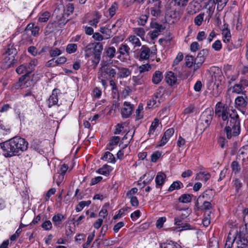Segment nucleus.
Listing matches in <instances>:
<instances>
[{
    "label": "nucleus",
    "mask_w": 248,
    "mask_h": 248,
    "mask_svg": "<svg viewBox=\"0 0 248 248\" xmlns=\"http://www.w3.org/2000/svg\"><path fill=\"white\" fill-rule=\"evenodd\" d=\"M161 248H181V246L176 243L171 241L160 244Z\"/></svg>",
    "instance_id": "36"
},
{
    "label": "nucleus",
    "mask_w": 248,
    "mask_h": 248,
    "mask_svg": "<svg viewBox=\"0 0 248 248\" xmlns=\"http://www.w3.org/2000/svg\"><path fill=\"white\" fill-rule=\"evenodd\" d=\"M169 108L167 107L163 108L160 112L159 118L161 120H163L164 118H167V115L169 113ZM162 123V120H161L160 123Z\"/></svg>",
    "instance_id": "56"
},
{
    "label": "nucleus",
    "mask_w": 248,
    "mask_h": 248,
    "mask_svg": "<svg viewBox=\"0 0 248 248\" xmlns=\"http://www.w3.org/2000/svg\"><path fill=\"white\" fill-rule=\"evenodd\" d=\"M112 170L113 168L110 166L104 165L102 167L99 168L97 170V172L101 175L107 176L109 175Z\"/></svg>",
    "instance_id": "24"
},
{
    "label": "nucleus",
    "mask_w": 248,
    "mask_h": 248,
    "mask_svg": "<svg viewBox=\"0 0 248 248\" xmlns=\"http://www.w3.org/2000/svg\"><path fill=\"white\" fill-rule=\"evenodd\" d=\"M227 138L230 139L232 136H236L240 134V125H229L224 128Z\"/></svg>",
    "instance_id": "10"
},
{
    "label": "nucleus",
    "mask_w": 248,
    "mask_h": 248,
    "mask_svg": "<svg viewBox=\"0 0 248 248\" xmlns=\"http://www.w3.org/2000/svg\"><path fill=\"white\" fill-rule=\"evenodd\" d=\"M192 195L188 194H182L179 198V201L182 203H188L191 201V196Z\"/></svg>",
    "instance_id": "42"
},
{
    "label": "nucleus",
    "mask_w": 248,
    "mask_h": 248,
    "mask_svg": "<svg viewBox=\"0 0 248 248\" xmlns=\"http://www.w3.org/2000/svg\"><path fill=\"white\" fill-rule=\"evenodd\" d=\"M166 218L165 217H159L156 222V226L158 228H161L163 227L164 223L166 221Z\"/></svg>",
    "instance_id": "64"
},
{
    "label": "nucleus",
    "mask_w": 248,
    "mask_h": 248,
    "mask_svg": "<svg viewBox=\"0 0 248 248\" xmlns=\"http://www.w3.org/2000/svg\"><path fill=\"white\" fill-rule=\"evenodd\" d=\"M41 143V141L38 140H33L31 143V146L32 148L35 150L37 151H38L40 150V144Z\"/></svg>",
    "instance_id": "59"
},
{
    "label": "nucleus",
    "mask_w": 248,
    "mask_h": 248,
    "mask_svg": "<svg viewBox=\"0 0 248 248\" xmlns=\"http://www.w3.org/2000/svg\"><path fill=\"white\" fill-rule=\"evenodd\" d=\"M215 115L217 117H221L223 121H227V124L228 123L229 118L231 124H237V123L239 124L238 115L236 112L232 111L229 115L227 105H222L220 102L217 103L216 105Z\"/></svg>",
    "instance_id": "2"
},
{
    "label": "nucleus",
    "mask_w": 248,
    "mask_h": 248,
    "mask_svg": "<svg viewBox=\"0 0 248 248\" xmlns=\"http://www.w3.org/2000/svg\"><path fill=\"white\" fill-rule=\"evenodd\" d=\"M118 8V6L117 3L116 2H113L108 9L109 16L110 18L112 17L115 15Z\"/></svg>",
    "instance_id": "44"
},
{
    "label": "nucleus",
    "mask_w": 248,
    "mask_h": 248,
    "mask_svg": "<svg viewBox=\"0 0 248 248\" xmlns=\"http://www.w3.org/2000/svg\"><path fill=\"white\" fill-rule=\"evenodd\" d=\"M166 178V175L164 173L162 172H158L155 178L156 187L161 188L165 183Z\"/></svg>",
    "instance_id": "18"
},
{
    "label": "nucleus",
    "mask_w": 248,
    "mask_h": 248,
    "mask_svg": "<svg viewBox=\"0 0 248 248\" xmlns=\"http://www.w3.org/2000/svg\"><path fill=\"white\" fill-rule=\"evenodd\" d=\"M28 142L24 138L16 136L0 143L3 155L5 157L19 155L28 149Z\"/></svg>",
    "instance_id": "1"
},
{
    "label": "nucleus",
    "mask_w": 248,
    "mask_h": 248,
    "mask_svg": "<svg viewBox=\"0 0 248 248\" xmlns=\"http://www.w3.org/2000/svg\"><path fill=\"white\" fill-rule=\"evenodd\" d=\"M163 74L160 71H156L153 75L152 82L155 84H157L162 80Z\"/></svg>",
    "instance_id": "28"
},
{
    "label": "nucleus",
    "mask_w": 248,
    "mask_h": 248,
    "mask_svg": "<svg viewBox=\"0 0 248 248\" xmlns=\"http://www.w3.org/2000/svg\"><path fill=\"white\" fill-rule=\"evenodd\" d=\"M160 98L157 94H155L147 102V107L149 108L157 107L160 104Z\"/></svg>",
    "instance_id": "22"
},
{
    "label": "nucleus",
    "mask_w": 248,
    "mask_h": 248,
    "mask_svg": "<svg viewBox=\"0 0 248 248\" xmlns=\"http://www.w3.org/2000/svg\"><path fill=\"white\" fill-rule=\"evenodd\" d=\"M49 54L51 57H56L61 55L62 53V51L58 48H51L49 51Z\"/></svg>",
    "instance_id": "58"
},
{
    "label": "nucleus",
    "mask_w": 248,
    "mask_h": 248,
    "mask_svg": "<svg viewBox=\"0 0 248 248\" xmlns=\"http://www.w3.org/2000/svg\"><path fill=\"white\" fill-rule=\"evenodd\" d=\"M128 39L129 42L134 45V47L136 46H140L141 45L140 39L135 35H131Z\"/></svg>",
    "instance_id": "40"
},
{
    "label": "nucleus",
    "mask_w": 248,
    "mask_h": 248,
    "mask_svg": "<svg viewBox=\"0 0 248 248\" xmlns=\"http://www.w3.org/2000/svg\"><path fill=\"white\" fill-rule=\"evenodd\" d=\"M174 130L173 128L167 129L164 133L163 137H162L158 146H163L165 145L169 141L170 137L173 135Z\"/></svg>",
    "instance_id": "16"
},
{
    "label": "nucleus",
    "mask_w": 248,
    "mask_h": 248,
    "mask_svg": "<svg viewBox=\"0 0 248 248\" xmlns=\"http://www.w3.org/2000/svg\"><path fill=\"white\" fill-rule=\"evenodd\" d=\"M152 68L151 65L149 63H145L144 64H142L137 68V72L135 71V74L137 73H140V74H142L144 75V73L150 71Z\"/></svg>",
    "instance_id": "26"
},
{
    "label": "nucleus",
    "mask_w": 248,
    "mask_h": 248,
    "mask_svg": "<svg viewBox=\"0 0 248 248\" xmlns=\"http://www.w3.org/2000/svg\"><path fill=\"white\" fill-rule=\"evenodd\" d=\"M102 159L109 163H114L116 161L113 155L109 152L105 153Z\"/></svg>",
    "instance_id": "33"
},
{
    "label": "nucleus",
    "mask_w": 248,
    "mask_h": 248,
    "mask_svg": "<svg viewBox=\"0 0 248 248\" xmlns=\"http://www.w3.org/2000/svg\"><path fill=\"white\" fill-rule=\"evenodd\" d=\"M183 53L179 52L173 61L172 66L177 65L183 60Z\"/></svg>",
    "instance_id": "61"
},
{
    "label": "nucleus",
    "mask_w": 248,
    "mask_h": 248,
    "mask_svg": "<svg viewBox=\"0 0 248 248\" xmlns=\"http://www.w3.org/2000/svg\"><path fill=\"white\" fill-rule=\"evenodd\" d=\"M60 93V90L58 89H54L52 91L51 95L48 99V106L51 108L53 106L57 104L58 102V95Z\"/></svg>",
    "instance_id": "15"
},
{
    "label": "nucleus",
    "mask_w": 248,
    "mask_h": 248,
    "mask_svg": "<svg viewBox=\"0 0 248 248\" xmlns=\"http://www.w3.org/2000/svg\"><path fill=\"white\" fill-rule=\"evenodd\" d=\"M145 77L144 75L140 74L138 73V74L136 76H134L132 77L133 81L138 85L141 84L144 81Z\"/></svg>",
    "instance_id": "37"
},
{
    "label": "nucleus",
    "mask_w": 248,
    "mask_h": 248,
    "mask_svg": "<svg viewBox=\"0 0 248 248\" xmlns=\"http://www.w3.org/2000/svg\"><path fill=\"white\" fill-rule=\"evenodd\" d=\"M154 176V173L153 172H148L146 173L143 175V178L145 179L143 181L144 185L145 186L151 182L153 180Z\"/></svg>",
    "instance_id": "39"
},
{
    "label": "nucleus",
    "mask_w": 248,
    "mask_h": 248,
    "mask_svg": "<svg viewBox=\"0 0 248 248\" xmlns=\"http://www.w3.org/2000/svg\"><path fill=\"white\" fill-rule=\"evenodd\" d=\"M98 73L102 78H111L116 76V71L112 66L104 65L100 68Z\"/></svg>",
    "instance_id": "8"
},
{
    "label": "nucleus",
    "mask_w": 248,
    "mask_h": 248,
    "mask_svg": "<svg viewBox=\"0 0 248 248\" xmlns=\"http://www.w3.org/2000/svg\"><path fill=\"white\" fill-rule=\"evenodd\" d=\"M95 235V232L93 231L92 233L90 234L88 237H87V240L86 243H85L83 246V248H88L93 240V238Z\"/></svg>",
    "instance_id": "50"
},
{
    "label": "nucleus",
    "mask_w": 248,
    "mask_h": 248,
    "mask_svg": "<svg viewBox=\"0 0 248 248\" xmlns=\"http://www.w3.org/2000/svg\"><path fill=\"white\" fill-rule=\"evenodd\" d=\"M68 169V166L65 164L59 165L57 170V174L64 175Z\"/></svg>",
    "instance_id": "46"
},
{
    "label": "nucleus",
    "mask_w": 248,
    "mask_h": 248,
    "mask_svg": "<svg viewBox=\"0 0 248 248\" xmlns=\"http://www.w3.org/2000/svg\"><path fill=\"white\" fill-rule=\"evenodd\" d=\"M100 32L104 35L105 39H108L115 34L117 31H112L108 27V24L102 26L100 28Z\"/></svg>",
    "instance_id": "13"
},
{
    "label": "nucleus",
    "mask_w": 248,
    "mask_h": 248,
    "mask_svg": "<svg viewBox=\"0 0 248 248\" xmlns=\"http://www.w3.org/2000/svg\"><path fill=\"white\" fill-rule=\"evenodd\" d=\"M77 44H69L66 46V51L69 54L73 53L77 50Z\"/></svg>",
    "instance_id": "47"
},
{
    "label": "nucleus",
    "mask_w": 248,
    "mask_h": 248,
    "mask_svg": "<svg viewBox=\"0 0 248 248\" xmlns=\"http://www.w3.org/2000/svg\"><path fill=\"white\" fill-rule=\"evenodd\" d=\"M222 34L223 36V40L224 43H228L230 42L231 38V35L230 30L226 28L222 30Z\"/></svg>",
    "instance_id": "32"
},
{
    "label": "nucleus",
    "mask_w": 248,
    "mask_h": 248,
    "mask_svg": "<svg viewBox=\"0 0 248 248\" xmlns=\"http://www.w3.org/2000/svg\"><path fill=\"white\" fill-rule=\"evenodd\" d=\"M150 55V49L146 46H142L140 50V53L139 55V60L143 61L149 59Z\"/></svg>",
    "instance_id": "17"
},
{
    "label": "nucleus",
    "mask_w": 248,
    "mask_h": 248,
    "mask_svg": "<svg viewBox=\"0 0 248 248\" xmlns=\"http://www.w3.org/2000/svg\"><path fill=\"white\" fill-rule=\"evenodd\" d=\"M150 27L151 29L154 30V31H156L158 32H161L165 29V27H164L162 24H158L153 21L151 22Z\"/></svg>",
    "instance_id": "35"
},
{
    "label": "nucleus",
    "mask_w": 248,
    "mask_h": 248,
    "mask_svg": "<svg viewBox=\"0 0 248 248\" xmlns=\"http://www.w3.org/2000/svg\"><path fill=\"white\" fill-rule=\"evenodd\" d=\"M25 79L26 75L22 76L19 78L17 82H15L12 85L9 86L8 89L11 92L16 93L17 90L30 86L33 83L31 80L27 79L25 81Z\"/></svg>",
    "instance_id": "5"
},
{
    "label": "nucleus",
    "mask_w": 248,
    "mask_h": 248,
    "mask_svg": "<svg viewBox=\"0 0 248 248\" xmlns=\"http://www.w3.org/2000/svg\"><path fill=\"white\" fill-rule=\"evenodd\" d=\"M129 129L128 125H116L114 129V133L116 135L125 133L124 136L123 138V140L129 138L131 140L133 137L134 131H130Z\"/></svg>",
    "instance_id": "7"
},
{
    "label": "nucleus",
    "mask_w": 248,
    "mask_h": 248,
    "mask_svg": "<svg viewBox=\"0 0 248 248\" xmlns=\"http://www.w3.org/2000/svg\"><path fill=\"white\" fill-rule=\"evenodd\" d=\"M231 166L232 172H234L235 174H236L240 171L241 168L237 161H232V162Z\"/></svg>",
    "instance_id": "48"
},
{
    "label": "nucleus",
    "mask_w": 248,
    "mask_h": 248,
    "mask_svg": "<svg viewBox=\"0 0 248 248\" xmlns=\"http://www.w3.org/2000/svg\"><path fill=\"white\" fill-rule=\"evenodd\" d=\"M41 227L44 230L49 231L52 228V224L50 220H46L43 221Z\"/></svg>",
    "instance_id": "52"
},
{
    "label": "nucleus",
    "mask_w": 248,
    "mask_h": 248,
    "mask_svg": "<svg viewBox=\"0 0 248 248\" xmlns=\"http://www.w3.org/2000/svg\"><path fill=\"white\" fill-rule=\"evenodd\" d=\"M165 79L166 82L170 85H174L177 80L176 77L174 75V74L172 72H169L167 73Z\"/></svg>",
    "instance_id": "27"
},
{
    "label": "nucleus",
    "mask_w": 248,
    "mask_h": 248,
    "mask_svg": "<svg viewBox=\"0 0 248 248\" xmlns=\"http://www.w3.org/2000/svg\"><path fill=\"white\" fill-rule=\"evenodd\" d=\"M184 185L183 183L179 181H176L175 182H173L170 186L169 187L168 189V191L169 192H171L175 189H179L182 187H183Z\"/></svg>",
    "instance_id": "34"
},
{
    "label": "nucleus",
    "mask_w": 248,
    "mask_h": 248,
    "mask_svg": "<svg viewBox=\"0 0 248 248\" xmlns=\"http://www.w3.org/2000/svg\"><path fill=\"white\" fill-rule=\"evenodd\" d=\"M65 218V217L61 213L55 215L52 218V221L56 227H60L62 220Z\"/></svg>",
    "instance_id": "21"
},
{
    "label": "nucleus",
    "mask_w": 248,
    "mask_h": 248,
    "mask_svg": "<svg viewBox=\"0 0 248 248\" xmlns=\"http://www.w3.org/2000/svg\"><path fill=\"white\" fill-rule=\"evenodd\" d=\"M120 138L118 136L112 137L107 145V149L109 151L113 150L119 142Z\"/></svg>",
    "instance_id": "23"
},
{
    "label": "nucleus",
    "mask_w": 248,
    "mask_h": 248,
    "mask_svg": "<svg viewBox=\"0 0 248 248\" xmlns=\"http://www.w3.org/2000/svg\"><path fill=\"white\" fill-rule=\"evenodd\" d=\"M210 174L206 172H200L197 173L196 176V180H201L206 182L210 178Z\"/></svg>",
    "instance_id": "29"
},
{
    "label": "nucleus",
    "mask_w": 248,
    "mask_h": 248,
    "mask_svg": "<svg viewBox=\"0 0 248 248\" xmlns=\"http://www.w3.org/2000/svg\"><path fill=\"white\" fill-rule=\"evenodd\" d=\"M143 105L140 104L138 106V108L136 110V120H139L143 117Z\"/></svg>",
    "instance_id": "41"
},
{
    "label": "nucleus",
    "mask_w": 248,
    "mask_h": 248,
    "mask_svg": "<svg viewBox=\"0 0 248 248\" xmlns=\"http://www.w3.org/2000/svg\"><path fill=\"white\" fill-rule=\"evenodd\" d=\"M130 52V47L126 44H122L118 48V52L120 54V55L118 57V58L120 59L121 55L129 56Z\"/></svg>",
    "instance_id": "20"
},
{
    "label": "nucleus",
    "mask_w": 248,
    "mask_h": 248,
    "mask_svg": "<svg viewBox=\"0 0 248 248\" xmlns=\"http://www.w3.org/2000/svg\"><path fill=\"white\" fill-rule=\"evenodd\" d=\"M103 49L102 44L99 42L91 43L88 44L84 48L85 56L89 57L93 54L92 62L95 65H97L100 60L101 55Z\"/></svg>",
    "instance_id": "3"
},
{
    "label": "nucleus",
    "mask_w": 248,
    "mask_h": 248,
    "mask_svg": "<svg viewBox=\"0 0 248 248\" xmlns=\"http://www.w3.org/2000/svg\"><path fill=\"white\" fill-rule=\"evenodd\" d=\"M237 158L242 162L243 165H246L248 162V145L241 147L239 150Z\"/></svg>",
    "instance_id": "12"
},
{
    "label": "nucleus",
    "mask_w": 248,
    "mask_h": 248,
    "mask_svg": "<svg viewBox=\"0 0 248 248\" xmlns=\"http://www.w3.org/2000/svg\"><path fill=\"white\" fill-rule=\"evenodd\" d=\"M237 248H246L248 244V240L245 236L240 235L236 240Z\"/></svg>",
    "instance_id": "25"
},
{
    "label": "nucleus",
    "mask_w": 248,
    "mask_h": 248,
    "mask_svg": "<svg viewBox=\"0 0 248 248\" xmlns=\"http://www.w3.org/2000/svg\"><path fill=\"white\" fill-rule=\"evenodd\" d=\"M178 229L180 231H182L187 230H191L192 229V227L189 223H186L184 224H181V225L178 227Z\"/></svg>",
    "instance_id": "63"
},
{
    "label": "nucleus",
    "mask_w": 248,
    "mask_h": 248,
    "mask_svg": "<svg viewBox=\"0 0 248 248\" xmlns=\"http://www.w3.org/2000/svg\"><path fill=\"white\" fill-rule=\"evenodd\" d=\"M212 48L216 51H219L222 48V44L221 41L219 40H216L212 44Z\"/></svg>",
    "instance_id": "62"
},
{
    "label": "nucleus",
    "mask_w": 248,
    "mask_h": 248,
    "mask_svg": "<svg viewBox=\"0 0 248 248\" xmlns=\"http://www.w3.org/2000/svg\"><path fill=\"white\" fill-rule=\"evenodd\" d=\"M162 153L159 151L154 152L151 156V161L153 162H156L161 156Z\"/></svg>",
    "instance_id": "57"
},
{
    "label": "nucleus",
    "mask_w": 248,
    "mask_h": 248,
    "mask_svg": "<svg viewBox=\"0 0 248 248\" xmlns=\"http://www.w3.org/2000/svg\"><path fill=\"white\" fill-rule=\"evenodd\" d=\"M214 195V191L212 189H207L199 197V199L202 197L206 200H210L213 197Z\"/></svg>",
    "instance_id": "38"
},
{
    "label": "nucleus",
    "mask_w": 248,
    "mask_h": 248,
    "mask_svg": "<svg viewBox=\"0 0 248 248\" xmlns=\"http://www.w3.org/2000/svg\"><path fill=\"white\" fill-rule=\"evenodd\" d=\"M107 56L109 58H113L115 56L116 49L113 46L108 47L106 51Z\"/></svg>",
    "instance_id": "49"
},
{
    "label": "nucleus",
    "mask_w": 248,
    "mask_h": 248,
    "mask_svg": "<svg viewBox=\"0 0 248 248\" xmlns=\"http://www.w3.org/2000/svg\"><path fill=\"white\" fill-rule=\"evenodd\" d=\"M134 108V105L130 102L125 101L124 103V108L122 109V115L123 118H127L132 114Z\"/></svg>",
    "instance_id": "14"
},
{
    "label": "nucleus",
    "mask_w": 248,
    "mask_h": 248,
    "mask_svg": "<svg viewBox=\"0 0 248 248\" xmlns=\"http://www.w3.org/2000/svg\"><path fill=\"white\" fill-rule=\"evenodd\" d=\"M37 61L35 59L31 60L29 63H25L20 65L16 69V72L18 74L25 73L26 78L27 75L31 73L34 70L35 66L37 65Z\"/></svg>",
    "instance_id": "6"
},
{
    "label": "nucleus",
    "mask_w": 248,
    "mask_h": 248,
    "mask_svg": "<svg viewBox=\"0 0 248 248\" xmlns=\"http://www.w3.org/2000/svg\"><path fill=\"white\" fill-rule=\"evenodd\" d=\"M204 15V13H200L195 17L194 23L196 25L198 26L201 25L203 20Z\"/></svg>",
    "instance_id": "51"
},
{
    "label": "nucleus",
    "mask_w": 248,
    "mask_h": 248,
    "mask_svg": "<svg viewBox=\"0 0 248 248\" xmlns=\"http://www.w3.org/2000/svg\"><path fill=\"white\" fill-rule=\"evenodd\" d=\"M91 203V201L90 200L87 201H81L78 204L76 208L77 212H78L81 211L83 208L86 206H89Z\"/></svg>",
    "instance_id": "43"
},
{
    "label": "nucleus",
    "mask_w": 248,
    "mask_h": 248,
    "mask_svg": "<svg viewBox=\"0 0 248 248\" xmlns=\"http://www.w3.org/2000/svg\"><path fill=\"white\" fill-rule=\"evenodd\" d=\"M54 15L56 16V18L59 25H65L69 20L68 14L65 13V10H61L60 8H56L54 12Z\"/></svg>",
    "instance_id": "9"
},
{
    "label": "nucleus",
    "mask_w": 248,
    "mask_h": 248,
    "mask_svg": "<svg viewBox=\"0 0 248 248\" xmlns=\"http://www.w3.org/2000/svg\"><path fill=\"white\" fill-rule=\"evenodd\" d=\"M214 111L211 108H206L201 115L200 121L202 124H210L213 119Z\"/></svg>",
    "instance_id": "11"
},
{
    "label": "nucleus",
    "mask_w": 248,
    "mask_h": 248,
    "mask_svg": "<svg viewBox=\"0 0 248 248\" xmlns=\"http://www.w3.org/2000/svg\"><path fill=\"white\" fill-rule=\"evenodd\" d=\"M246 99H247V97L244 98L242 96H238L235 100L236 105L242 108H245L247 105V101Z\"/></svg>",
    "instance_id": "30"
},
{
    "label": "nucleus",
    "mask_w": 248,
    "mask_h": 248,
    "mask_svg": "<svg viewBox=\"0 0 248 248\" xmlns=\"http://www.w3.org/2000/svg\"><path fill=\"white\" fill-rule=\"evenodd\" d=\"M186 59V66L188 67H191L193 65V64L194 63L195 58L192 56H187Z\"/></svg>",
    "instance_id": "60"
},
{
    "label": "nucleus",
    "mask_w": 248,
    "mask_h": 248,
    "mask_svg": "<svg viewBox=\"0 0 248 248\" xmlns=\"http://www.w3.org/2000/svg\"><path fill=\"white\" fill-rule=\"evenodd\" d=\"M17 53V50L14 45H7L5 52L3 53V61L6 63V66L10 67L14 65L16 62L15 56Z\"/></svg>",
    "instance_id": "4"
},
{
    "label": "nucleus",
    "mask_w": 248,
    "mask_h": 248,
    "mask_svg": "<svg viewBox=\"0 0 248 248\" xmlns=\"http://www.w3.org/2000/svg\"><path fill=\"white\" fill-rule=\"evenodd\" d=\"M232 184H233V186L235 187L237 192H238L242 186V183L239 179H235L233 180L232 181Z\"/></svg>",
    "instance_id": "54"
},
{
    "label": "nucleus",
    "mask_w": 248,
    "mask_h": 248,
    "mask_svg": "<svg viewBox=\"0 0 248 248\" xmlns=\"http://www.w3.org/2000/svg\"><path fill=\"white\" fill-rule=\"evenodd\" d=\"M10 133L8 125H0V136H5Z\"/></svg>",
    "instance_id": "45"
},
{
    "label": "nucleus",
    "mask_w": 248,
    "mask_h": 248,
    "mask_svg": "<svg viewBox=\"0 0 248 248\" xmlns=\"http://www.w3.org/2000/svg\"><path fill=\"white\" fill-rule=\"evenodd\" d=\"M148 16L146 14L141 15L138 19V24L140 25L144 26L147 22Z\"/></svg>",
    "instance_id": "55"
},
{
    "label": "nucleus",
    "mask_w": 248,
    "mask_h": 248,
    "mask_svg": "<svg viewBox=\"0 0 248 248\" xmlns=\"http://www.w3.org/2000/svg\"><path fill=\"white\" fill-rule=\"evenodd\" d=\"M118 70V76L120 78H124L130 76L131 74V70L128 68L124 67H117Z\"/></svg>",
    "instance_id": "19"
},
{
    "label": "nucleus",
    "mask_w": 248,
    "mask_h": 248,
    "mask_svg": "<svg viewBox=\"0 0 248 248\" xmlns=\"http://www.w3.org/2000/svg\"><path fill=\"white\" fill-rule=\"evenodd\" d=\"M50 16V13L48 11L40 13L38 15V21L40 22H46Z\"/></svg>",
    "instance_id": "31"
},
{
    "label": "nucleus",
    "mask_w": 248,
    "mask_h": 248,
    "mask_svg": "<svg viewBox=\"0 0 248 248\" xmlns=\"http://www.w3.org/2000/svg\"><path fill=\"white\" fill-rule=\"evenodd\" d=\"M133 31L138 36L140 37L144 38L145 35V31L143 28H134Z\"/></svg>",
    "instance_id": "53"
}]
</instances>
